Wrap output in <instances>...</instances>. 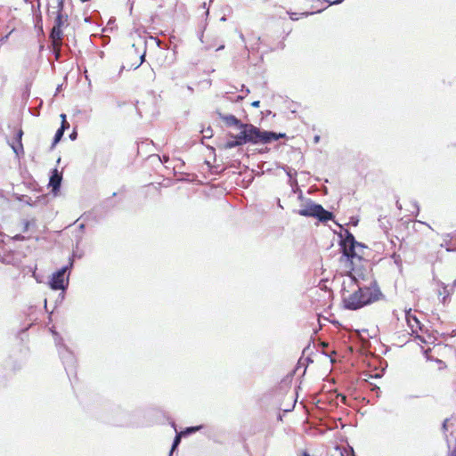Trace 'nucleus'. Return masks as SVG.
Segmentation results:
<instances>
[{
    "label": "nucleus",
    "mask_w": 456,
    "mask_h": 456,
    "mask_svg": "<svg viewBox=\"0 0 456 456\" xmlns=\"http://www.w3.org/2000/svg\"><path fill=\"white\" fill-rule=\"evenodd\" d=\"M341 456H343V454H341Z\"/></svg>",
    "instance_id": "obj_28"
},
{
    "label": "nucleus",
    "mask_w": 456,
    "mask_h": 456,
    "mask_svg": "<svg viewBox=\"0 0 456 456\" xmlns=\"http://www.w3.org/2000/svg\"><path fill=\"white\" fill-rule=\"evenodd\" d=\"M69 124L68 123V121H67V120H62V121H61V127H64V131H65L67 128H69Z\"/></svg>",
    "instance_id": "obj_18"
},
{
    "label": "nucleus",
    "mask_w": 456,
    "mask_h": 456,
    "mask_svg": "<svg viewBox=\"0 0 456 456\" xmlns=\"http://www.w3.org/2000/svg\"><path fill=\"white\" fill-rule=\"evenodd\" d=\"M223 121L225 123V125L232 126H236L240 129V126L243 125L240 119H238L233 115H226L222 117Z\"/></svg>",
    "instance_id": "obj_13"
},
{
    "label": "nucleus",
    "mask_w": 456,
    "mask_h": 456,
    "mask_svg": "<svg viewBox=\"0 0 456 456\" xmlns=\"http://www.w3.org/2000/svg\"><path fill=\"white\" fill-rule=\"evenodd\" d=\"M405 318H406L408 326L410 327L411 334H416L417 337L419 338V336L418 335V332H419V330H421L420 322H419V319L416 317L415 314H413L411 313V310L406 312Z\"/></svg>",
    "instance_id": "obj_10"
},
{
    "label": "nucleus",
    "mask_w": 456,
    "mask_h": 456,
    "mask_svg": "<svg viewBox=\"0 0 456 456\" xmlns=\"http://www.w3.org/2000/svg\"><path fill=\"white\" fill-rule=\"evenodd\" d=\"M356 247H361V244L358 243L354 235L346 231V237L341 241V248L343 254L348 258L353 260L357 256V253L355 251Z\"/></svg>",
    "instance_id": "obj_5"
},
{
    "label": "nucleus",
    "mask_w": 456,
    "mask_h": 456,
    "mask_svg": "<svg viewBox=\"0 0 456 456\" xmlns=\"http://www.w3.org/2000/svg\"><path fill=\"white\" fill-rule=\"evenodd\" d=\"M201 428V426H196V427H190V428H187L186 429L181 431L180 433H177L175 437V440H174V443H173V445H172V448H171V452H170V455L173 453V452L175 450V448L178 446V444H180L181 442V438L183 436H185L187 435H190V434H192V433H195L196 431L200 430Z\"/></svg>",
    "instance_id": "obj_11"
},
{
    "label": "nucleus",
    "mask_w": 456,
    "mask_h": 456,
    "mask_svg": "<svg viewBox=\"0 0 456 456\" xmlns=\"http://www.w3.org/2000/svg\"><path fill=\"white\" fill-rule=\"evenodd\" d=\"M63 134H64V127H60L55 135H54V138H53V144H56L57 142H60V140L61 139V137L63 136Z\"/></svg>",
    "instance_id": "obj_15"
},
{
    "label": "nucleus",
    "mask_w": 456,
    "mask_h": 456,
    "mask_svg": "<svg viewBox=\"0 0 456 456\" xmlns=\"http://www.w3.org/2000/svg\"><path fill=\"white\" fill-rule=\"evenodd\" d=\"M429 351H430V349H427V350H425V354H426V356H427V358H428V359L429 358V357H428V352H429Z\"/></svg>",
    "instance_id": "obj_23"
},
{
    "label": "nucleus",
    "mask_w": 456,
    "mask_h": 456,
    "mask_svg": "<svg viewBox=\"0 0 456 456\" xmlns=\"http://www.w3.org/2000/svg\"><path fill=\"white\" fill-rule=\"evenodd\" d=\"M302 216L317 217L320 221L327 222L333 218V214L325 210L322 205L308 203L297 211Z\"/></svg>",
    "instance_id": "obj_4"
},
{
    "label": "nucleus",
    "mask_w": 456,
    "mask_h": 456,
    "mask_svg": "<svg viewBox=\"0 0 456 456\" xmlns=\"http://www.w3.org/2000/svg\"><path fill=\"white\" fill-rule=\"evenodd\" d=\"M429 227L422 222H415L411 226V231L409 232L407 238L410 241L414 243H420L423 240L421 235L415 236V233H423L424 231H428Z\"/></svg>",
    "instance_id": "obj_7"
},
{
    "label": "nucleus",
    "mask_w": 456,
    "mask_h": 456,
    "mask_svg": "<svg viewBox=\"0 0 456 456\" xmlns=\"http://www.w3.org/2000/svg\"><path fill=\"white\" fill-rule=\"evenodd\" d=\"M61 179H62V176L58 172V170L56 168L53 169L52 175L50 177V181H49V186L52 187V190L53 192H56L57 191H59L61 183Z\"/></svg>",
    "instance_id": "obj_12"
},
{
    "label": "nucleus",
    "mask_w": 456,
    "mask_h": 456,
    "mask_svg": "<svg viewBox=\"0 0 456 456\" xmlns=\"http://www.w3.org/2000/svg\"><path fill=\"white\" fill-rule=\"evenodd\" d=\"M143 60H144V55H142L140 57V62L136 65V67L140 66L142 63Z\"/></svg>",
    "instance_id": "obj_22"
},
{
    "label": "nucleus",
    "mask_w": 456,
    "mask_h": 456,
    "mask_svg": "<svg viewBox=\"0 0 456 456\" xmlns=\"http://www.w3.org/2000/svg\"><path fill=\"white\" fill-rule=\"evenodd\" d=\"M22 135L23 131L21 128H16L14 130V136L12 143L10 144L12 148L13 151L19 155L24 153L23 144H22Z\"/></svg>",
    "instance_id": "obj_9"
},
{
    "label": "nucleus",
    "mask_w": 456,
    "mask_h": 456,
    "mask_svg": "<svg viewBox=\"0 0 456 456\" xmlns=\"http://www.w3.org/2000/svg\"><path fill=\"white\" fill-rule=\"evenodd\" d=\"M240 129L245 130L247 143L250 142L253 144H265L273 141H276L280 138H283L285 136L284 134H276L273 132L262 131L251 124L241 125Z\"/></svg>",
    "instance_id": "obj_2"
},
{
    "label": "nucleus",
    "mask_w": 456,
    "mask_h": 456,
    "mask_svg": "<svg viewBox=\"0 0 456 456\" xmlns=\"http://www.w3.org/2000/svg\"><path fill=\"white\" fill-rule=\"evenodd\" d=\"M29 223L28 221L24 222V231H27L28 228Z\"/></svg>",
    "instance_id": "obj_21"
},
{
    "label": "nucleus",
    "mask_w": 456,
    "mask_h": 456,
    "mask_svg": "<svg viewBox=\"0 0 456 456\" xmlns=\"http://www.w3.org/2000/svg\"><path fill=\"white\" fill-rule=\"evenodd\" d=\"M271 1H272V4L273 6L279 5L284 9H289L287 12L289 15L291 20H298V17L297 16V13L290 12L291 7L293 5L298 4V0H271Z\"/></svg>",
    "instance_id": "obj_8"
},
{
    "label": "nucleus",
    "mask_w": 456,
    "mask_h": 456,
    "mask_svg": "<svg viewBox=\"0 0 456 456\" xmlns=\"http://www.w3.org/2000/svg\"><path fill=\"white\" fill-rule=\"evenodd\" d=\"M381 295L375 287L359 288L352 293L343 294V303L346 309L356 310L377 301Z\"/></svg>",
    "instance_id": "obj_1"
},
{
    "label": "nucleus",
    "mask_w": 456,
    "mask_h": 456,
    "mask_svg": "<svg viewBox=\"0 0 456 456\" xmlns=\"http://www.w3.org/2000/svg\"><path fill=\"white\" fill-rule=\"evenodd\" d=\"M449 456H456V446L450 452Z\"/></svg>",
    "instance_id": "obj_20"
},
{
    "label": "nucleus",
    "mask_w": 456,
    "mask_h": 456,
    "mask_svg": "<svg viewBox=\"0 0 456 456\" xmlns=\"http://www.w3.org/2000/svg\"><path fill=\"white\" fill-rule=\"evenodd\" d=\"M56 9L57 10L55 12L56 16L54 19V25L50 33V38L52 40L53 49L55 51H59L60 47L62 45V39H63L62 27L67 22V16L62 14V9H63V1L62 0H57Z\"/></svg>",
    "instance_id": "obj_3"
},
{
    "label": "nucleus",
    "mask_w": 456,
    "mask_h": 456,
    "mask_svg": "<svg viewBox=\"0 0 456 456\" xmlns=\"http://www.w3.org/2000/svg\"><path fill=\"white\" fill-rule=\"evenodd\" d=\"M251 105L255 108H258L260 106V102L259 101H255L251 103Z\"/></svg>",
    "instance_id": "obj_19"
},
{
    "label": "nucleus",
    "mask_w": 456,
    "mask_h": 456,
    "mask_svg": "<svg viewBox=\"0 0 456 456\" xmlns=\"http://www.w3.org/2000/svg\"><path fill=\"white\" fill-rule=\"evenodd\" d=\"M68 267H62L55 273H53L52 280L50 281L52 289H65L69 283L68 278H65V273L67 272Z\"/></svg>",
    "instance_id": "obj_6"
},
{
    "label": "nucleus",
    "mask_w": 456,
    "mask_h": 456,
    "mask_svg": "<svg viewBox=\"0 0 456 456\" xmlns=\"http://www.w3.org/2000/svg\"><path fill=\"white\" fill-rule=\"evenodd\" d=\"M353 456H354V455H353Z\"/></svg>",
    "instance_id": "obj_29"
},
{
    "label": "nucleus",
    "mask_w": 456,
    "mask_h": 456,
    "mask_svg": "<svg viewBox=\"0 0 456 456\" xmlns=\"http://www.w3.org/2000/svg\"><path fill=\"white\" fill-rule=\"evenodd\" d=\"M234 141L237 142L239 146L247 143V137L244 129H240V134L234 136Z\"/></svg>",
    "instance_id": "obj_14"
},
{
    "label": "nucleus",
    "mask_w": 456,
    "mask_h": 456,
    "mask_svg": "<svg viewBox=\"0 0 456 456\" xmlns=\"http://www.w3.org/2000/svg\"><path fill=\"white\" fill-rule=\"evenodd\" d=\"M158 6H159V7H160V8L165 7V5H164V4H162L161 3H159V4H158Z\"/></svg>",
    "instance_id": "obj_25"
},
{
    "label": "nucleus",
    "mask_w": 456,
    "mask_h": 456,
    "mask_svg": "<svg viewBox=\"0 0 456 456\" xmlns=\"http://www.w3.org/2000/svg\"><path fill=\"white\" fill-rule=\"evenodd\" d=\"M224 45H221V46H219V47L217 48V50L224 49Z\"/></svg>",
    "instance_id": "obj_26"
},
{
    "label": "nucleus",
    "mask_w": 456,
    "mask_h": 456,
    "mask_svg": "<svg viewBox=\"0 0 456 456\" xmlns=\"http://www.w3.org/2000/svg\"><path fill=\"white\" fill-rule=\"evenodd\" d=\"M324 8H321V9H319L317 11H314V10H306V9H304V8H300V10L302 11L300 14L303 15V16H308V15L314 14L315 12H320Z\"/></svg>",
    "instance_id": "obj_16"
},
{
    "label": "nucleus",
    "mask_w": 456,
    "mask_h": 456,
    "mask_svg": "<svg viewBox=\"0 0 456 456\" xmlns=\"http://www.w3.org/2000/svg\"><path fill=\"white\" fill-rule=\"evenodd\" d=\"M445 299H446V296H444V297H443V302H444V301H445Z\"/></svg>",
    "instance_id": "obj_27"
},
{
    "label": "nucleus",
    "mask_w": 456,
    "mask_h": 456,
    "mask_svg": "<svg viewBox=\"0 0 456 456\" xmlns=\"http://www.w3.org/2000/svg\"><path fill=\"white\" fill-rule=\"evenodd\" d=\"M236 146H239V144L237 143L236 141L234 140H232V141H228L226 143H225V148L226 149H232V148H234Z\"/></svg>",
    "instance_id": "obj_17"
},
{
    "label": "nucleus",
    "mask_w": 456,
    "mask_h": 456,
    "mask_svg": "<svg viewBox=\"0 0 456 456\" xmlns=\"http://www.w3.org/2000/svg\"><path fill=\"white\" fill-rule=\"evenodd\" d=\"M61 121H62V120H66V115H65V114H61Z\"/></svg>",
    "instance_id": "obj_24"
}]
</instances>
